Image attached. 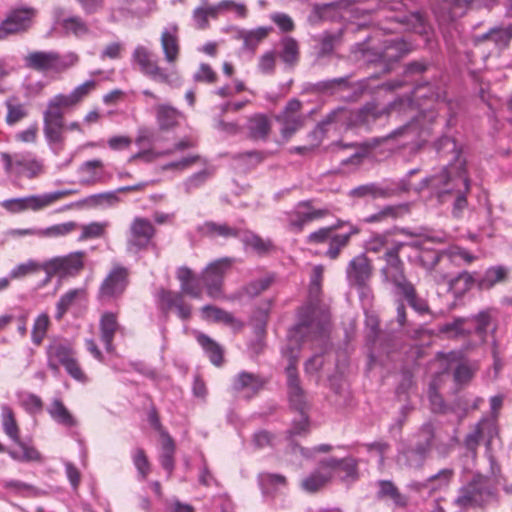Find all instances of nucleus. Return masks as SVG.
Listing matches in <instances>:
<instances>
[{
  "label": "nucleus",
  "mask_w": 512,
  "mask_h": 512,
  "mask_svg": "<svg viewBox=\"0 0 512 512\" xmlns=\"http://www.w3.org/2000/svg\"><path fill=\"white\" fill-rule=\"evenodd\" d=\"M435 149L440 157L451 154L452 158L447 165L423 178L413 190L416 193L428 190L429 197L441 205L452 202L453 217L461 218L468 207L467 195L471 188L466 160L452 137L444 135L437 139Z\"/></svg>",
  "instance_id": "nucleus-1"
},
{
  "label": "nucleus",
  "mask_w": 512,
  "mask_h": 512,
  "mask_svg": "<svg viewBox=\"0 0 512 512\" xmlns=\"http://www.w3.org/2000/svg\"><path fill=\"white\" fill-rule=\"evenodd\" d=\"M321 284L311 280L309 285V301L299 308L297 323L289 331L290 343L293 338L323 339L328 336L330 329V312L326 305L319 300Z\"/></svg>",
  "instance_id": "nucleus-2"
},
{
  "label": "nucleus",
  "mask_w": 512,
  "mask_h": 512,
  "mask_svg": "<svg viewBox=\"0 0 512 512\" xmlns=\"http://www.w3.org/2000/svg\"><path fill=\"white\" fill-rule=\"evenodd\" d=\"M94 79L86 80L75 87L69 94H57L50 98L44 111V130L51 140H60L62 110H69L78 105L96 87Z\"/></svg>",
  "instance_id": "nucleus-3"
},
{
  "label": "nucleus",
  "mask_w": 512,
  "mask_h": 512,
  "mask_svg": "<svg viewBox=\"0 0 512 512\" xmlns=\"http://www.w3.org/2000/svg\"><path fill=\"white\" fill-rule=\"evenodd\" d=\"M496 498L495 488L491 480L481 474H475L472 479L458 489L453 504L460 510L484 507Z\"/></svg>",
  "instance_id": "nucleus-4"
},
{
  "label": "nucleus",
  "mask_w": 512,
  "mask_h": 512,
  "mask_svg": "<svg viewBox=\"0 0 512 512\" xmlns=\"http://www.w3.org/2000/svg\"><path fill=\"white\" fill-rule=\"evenodd\" d=\"M79 55L69 51L60 54L57 51H32L24 57L27 68L42 73H64L79 63Z\"/></svg>",
  "instance_id": "nucleus-5"
},
{
  "label": "nucleus",
  "mask_w": 512,
  "mask_h": 512,
  "mask_svg": "<svg viewBox=\"0 0 512 512\" xmlns=\"http://www.w3.org/2000/svg\"><path fill=\"white\" fill-rule=\"evenodd\" d=\"M47 366L54 373L63 366L67 374L77 382L87 383L88 377L81 368L72 346L65 341H54L46 349Z\"/></svg>",
  "instance_id": "nucleus-6"
},
{
  "label": "nucleus",
  "mask_w": 512,
  "mask_h": 512,
  "mask_svg": "<svg viewBox=\"0 0 512 512\" xmlns=\"http://www.w3.org/2000/svg\"><path fill=\"white\" fill-rule=\"evenodd\" d=\"M416 441L399 452L398 459L410 468L423 467L433 445L435 438L434 426L430 422L424 423L417 434Z\"/></svg>",
  "instance_id": "nucleus-7"
},
{
  "label": "nucleus",
  "mask_w": 512,
  "mask_h": 512,
  "mask_svg": "<svg viewBox=\"0 0 512 512\" xmlns=\"http://www.w3.org/2000/svg\"><path fill=\"white\" fill-rule=\"evenodd\" d=\"M507 275L508 268L503 265L489 267L478 279H474L469 272L463 271L449 280V290L457 295L469 290L474 282L480 290H490L496 284L504 282Z\"/></svg>",
  "instance_id": "nucleus-8"
},
{
  "label": "nucleus",
  "mask_w": 512,
  "mask_h": 512,
  "mask_svg": "<svg viewBox=\"0 0 512 512\" xmlns=\"http://www.w3.org/2000/svg\"><path fill=\"white\" fill-rule=\"evenodd\" d=\"M299 349L300 344L298 340H295V347H291V344H289L283 353L288 354L289 358V363L285 369V373L287 377L288 398L290 405L295 411L299 413H305L309 409V404L306 400L305 392L300 386V380L297 372Z\"/></svg>",
  "instance_id": "nucleus-9"
},
{
  "label": "nucleus",
  "mask_w": 512,
  "mask_h": 512,
  "mask_svg": "<svg viewBox=\"0 0 512 512\" xmlns=\"http://www.w3.org/2000/svg\"><path fill=\"white\" fill-rule=\"evenodd\" d=\"M76 193V190L63 189L39 195H30L20 198L6 199L1 206L10 213L16 214L27 210L39 211L51 206L55 202Z\"/></svg>",
  "instance_id": "nucleus-10"
},
{
  "label": "nucleus",
  "mask_w": 512,
  "mask_h": 512,
  "mask_svg": "<svg viewBox=\"0 0 512 512\" xmlns=\"http://www.w3.org/2000/svg\"><path fill=\"white\" fill-rule=\"evenodd\" d=\"M132 62L138 66L144 76L152 81L173 85L178 80L176 73L161 67L155 54L143 45L135 47Z\"/></svg>",
  "instance_id": "nucleus-11"
},
{
  "label": "nucleus",
  "mask_w": 512,
  "mask_h": 512,
  "mask_svg": "<svg viewBox=\"0 0 512 512\" xmlns=\"http://www.w3.org/2000/svg\"><path fill=\"white\" fill-rule=\"evenodd\" d=\"M367 88V80L357 83L350 81V76L321 80L312 85V91L329 96H340L347 100L358 97Z\"/></svg>",
  "instance_id": "nucleus-12"
},
{
  "label": "nucleus",
  "mask_w": 512,
  "mask_h": 512,
  "mask_svg": "<svg viewBox=\"0 0 512 512\" xmlns=\"http://www.w3.org/2000/svg\"><path fill=\"white\" fill-rule=\"evenodd\" d=\"M404 245L403 242L395 241L383 254L385 265L380 270L381 276L385 282L393 285V293L410 283L405 276L404 263L399 256Z\"/></svg>",
  "instance_id": "nucleus-13"
},
{
  "label": "nucleus",
  "mask_w": 512,
  "mask_h": 512,
  "mask_svg": "<svg viewBox=\"0 0 512 512\" xmlns=\"http://www.w3.org/2000/svg\"><path fill=\"white\" fill-rule=\"evenodd\" d=\"M406 192H409L408 180L398 179L360 185L353 188L349 195L358 198L371 197L372 199H387Z\"/></svg>",
  "instance_id": "nucleus-14"
},
{
  "label": "nucleus",
  "mask_w": 512,
  "mask_h": 512,
  "mask_svg": "<svg viewBox=\"0 0 512 512\" xmlns=\"http://www.w3.org/2000/svg\"><path fill=\"white\" fill-rule=\"evenodd\" d=\"M404 103L409 104V101L395 99L384 106H380L376 102H368L356 112L355 122L366 129H372L378 120L387 119L390 113L401 114Z\"/></svg>",
  "instance_id": "nucleus-15"
},
{
  "label": "nucleus",
  "mask_w": 512,
  "mask_h": 512,
  "mask_svg": "<svg viewBox=\"0 0 512 512\" xmlns=\"http://www.w3.org/2000/svg\"><path fill=\"white\" fill-rule=\"evenodd\" d=\"M233 263L232 258L224 257L211 262L204 269L201 279L209 297L217 299L222 296L224 277Z\"/></svg>",
  "instance_id": "nucleus-16"
},
{
  "label": "nucleus",
  "mask_w": 512,
  "mask_h": 512,
  "mask_svg": "<svg viewBox=\"0 0 512 512\" xmlns=\"http://www.w3.org/2000/svg\"><path fill=\"white\" fill-rule=\"evenodd\" d=\"M442 94L443 92L433 84L425 83L416 85L410 95L398 97L396 99L409 101V104L404 103L402 105V113H406L408 110H419L423 113L427 110L430 103L432 106H437Z\"/></svg>",
  "instance_id": "nucleus-17"
},
{
  "label": "nucleus",
  "mask_w": 512,
  "mask_h": 512,
  "mask_svg": "<svg viewBox=\"0 0 512 512\" xmlns=\"http://www.w3.org/2000/svg\"><path fill=\"white\" fill-rule=\"evenodd\" d=\"M362 51L363 57L368 61L381 62L385 65V69L389 70L391 64L398 62L411 51V46L403 38L395 37L384 40L374 58H370L368 50Z\"/></svg>",
  "instance_id": "nucleus-18"
},
{
  "label": "nucleus",
  "mask_w": 512,
  "mask_h": 512,
  "mask_svg": "<svg viewBox=\"0 0 512 512\" xmlns=\"http://www.w3.org/2000/svg\"><path fill=\"white\" fill-rule=\"evenodd\" d=\"M84 256V252L77 251L64 257H54L43 263V270L48 272V279L56 273L61 276H75L84 267Z\"/></svg>",
  "instance_id": "nucleus-19"
},
{
  "label": "nucleus",
  "mask_w": 512,
  "mask_h": 512,
  "mask_svg": "<svg viewBox=\"0 0 512 512\" xmlns=\"http://www.w3.org/2000/svg\"><path fill=\"white\" fill-rule=\"evenodd\" d=\"M327 214L326 209H314L310 201H301L286 213V220L289 229L292 232L299 233L308 223L321 219Z\"/></svg>",
  "instance_id": "nucleus-20"
},
{
  "label": "nucleus",
  "mask_w": 512,
  "mask_h": 512,
  "mask_svg": "<svg viewBox=\"0 0 512 512\" xmlns=\"http://www.w3.org/2000/svg\"><path fill=\"white\" fill-rule=\"evenodd\" d=\"M1 160L4 165L5 172L10 174L15 172L28 178H34L42 169L41 163L30 154H14L1 153Z\"/></svg>",
  "instance_id": "nucleus-21"
},
{
  "label": "nucleus",
  "mask_w": 512,
  "mask_h": 512,
  "mask_svg": "<svg viewBox=\"0 0 512 512\" xmlns=\"http://www.w3.org/2000/svg\"><path fill=\"white\" fill-rule=\"evenodd\" d=\"M155 234V229L150 220L136 217L132 221L127 240L128 250L138 252L148 247Z\"/></svg>",
  "instance_id": "nucleus-22"
},
{
  "label": "nucleus",
  "mask_w": 512,
  "mask_h": 512,
  "mask_svg": "<svg viewBox=\"0 0 512 512\" xmlns=\"http://www.w3.org/2000/svg\"><path fill=\"white\" fill-rule=\"evenodd\" d=\"M302 103L298 99L287 102L283 111L277 116L281 124V133L285 138L291 137L304 124L305 116L301 113Z\"/></svg>",
  "instance_id": "nucleus-23"
},
{
  "label": "nucleus",
  "mask_w": 512,
  "mask_h": 512,
  "mask_svg": "<svg viewBox=\"0 0 512 512\" xmlns=\"http://www.w3.org/2000/svg\"><path fill=\"white\" fill-rule=\"evenodd\" d=\"M36 10L31 7H20L12 10L0 24V39L18 33L30 27Z\"/></svg>",
  "instance_id": "nucleus-24"
},
{
  "label": "nucleus",
  "mask_w": 512,
  "mask_h": 512,
  "mask_svg": "<svg viewBox=\"0 0 512 512\" xmlns=\"http://www.w3.org/2000/svg\"><path fill=\"white\" fill-rule=\"evenodd\" d=\"M127 284V268L120 265H116L103 280L99 289V297L101 299H111L119 297L125 291Z\"/></svg>",
  "instance_id": "nucleus-25"
},
{
  "label": "nucleus",
  "mask_w": 512,
  "mask_h": 512,
  "mask_svg": "<svg viewBox=\"0 0 512 512\" xmlns=\"http://www.w3.org/2000/svg\"><path fill=\"white\" fill-rule=\"evenodd\" d=\"M325 462V467L331 471V479L335 476L347 485L359 479L358 460L353 457L335 458L331 457Z\"/></svg>",
  "instance_id": "nucleus-26"
},
{
  "label": "nucleus",
  "mask_w": 512,
  "mask_h": 512,
  "mask_svg": "<svg viewBox=\"0 0 512 512\" xmlns=\"http://www.w3.org/2000/svg\"><path fill=\"white\" fill-rule=\"evenodd\" d=\"M403 4L400 1L391 2L386 1L384 8L392 12L393 15L385 16L386 19L395 22L398 26L406 30H414L418 33L425 31V24L422 16L419 13H404L401 12Z\"/></svg>",
  "instance_id": "nucleus-27"
},
{
  "label": "nucleus",
  "mask_w": 512,
  "mask_h": 512,
  "mask_svg": "<svg viewBox=\"0 0 512 512\" xmlns=\"http://www.w3.org/2000/svg\"><path fill=\"white\" fill-rule=\"evenodd\" d=\"M419 120L414 116L410 122L407 124L396 128L389 134L382 137H375L372 139V145L377 146L381 143L394 140L396 142L397 147H405L409 144H412L419 137Z\"/></svg>",
  "instance_id": "nucleus-28"
},
{
  "label": "nucleus",
  "mask_w": 512,
  "mask_h": 512,
  "mask_svg": "<svg viewBox=\"0 0 512 512\" xmlns=\"http://www.w3.org/2000/svg\"><path fill=\"white\" fill-rule=\"evenodd\" d=\"M160 44L164 60L167 64H175L180 56L179 27L176 23H170L163 28L160 36Z\"/></svg>",
  "instance_id": "nucleus-29"
},
{
  "label": "nucleus",
  "mask_w": 512,
  "mask_h": 512,
  "mask_svg": "<svg viewBox=\"0 0 512 512\" xmlns=\"http://www.w3.org/2000/svg\"><path fill=\"white\" fill-rule=\"evenodd\" d=\"M348 282L357 288L366 289V282L371 276V265L364 254L355 256L346 268Z\"/></svg>",
  "instance_id": "nucleus-30"
},
{
  "label": "nucleus",
  "mask_w": 512,
  "mask_h": 512,
  "mask_svg": "<svg viewBox=\"0 0 512 512\" xmlns=\"http://www.w3.org/2000/svg\"><path fill=\"white\" fill-rule=\"evenodd\" d=\"M268 382V379L254 373L242 371L234 379L233 390L243 393L247 399L255 396Z\"/></svg>",
  "instance_id": "nucleus-31"
},
{
  "label": "nucleus",
  "mask_w": 512,
  "mask_h": 512,
  "mask_svg": "<svg viewBox=\"0 0 512 512\" xmlns=\"http://www.w3.org/2000/svg\"><path fill=\"white\" fill-rule=\"evenodd\" d=\"M454 475L455 472L452 468H444L423 481L413 482L411 487L417 492L428 491L434 493L446 490L450 486Z\"/></svg>",
  "instance_id": "nucleus-32"
},
{
  "label": "nucleus",
  "mask_w": 512,
  "mask_h": 512,
  "mask_svg": "<svg viewBox=\"0 0 512 512\" xmlns=\"http://www.w3.org/2000/svg\"><path fill=\"white\" fill-rule=\"evenodd\" d=\"M275 279L276 277L274 273H267L262 277L253 279L243 285L238 291L233 293L229 299L241 300L244 297H247L248 299H254L268 290L275 282Z\"/></svg>",
  "instance_id": "nucleus-33"
},
{
  "label": "nucleus",
  "mask_w": 512,
  "mask_h": 512,
  "mask_svg": "<svg viewBox=\"0 0 512 512\" xmlns=\"http://www.w3.org/2000/svg\"><path fill=\"white\" fill-rule=\"evenodd\" d=\"M79 173L82 175L79 183L83 186H93L100 183H106L109 176L103 171V162L99 159H93L83 162L79 167Z\"/></svg>",
  "instance_id": "nucleus-34"
},
{
  "label": "nucleus",
  "mask_w": 512,
  "mask_h": 512,
  "mask_svg": "<svg viewBox=\"0 0 512 512\" xmlns=\"http://www.w3.org/2000/svg\"><path fill=\"white\" fill-rule=\"evenodd\" d=\"M158 297L162 310L168 311L175 308L177 315L181 319L186 320L190 317L191 306L184 302L183 295L181 293L162 289L158 293Z\"/></svg>",
  "instance_id": "nucleus-35"
},
{
  "label": "nucleus",
  "mask_w": 512,
  "mask_h": 512,
  "mask_svg": "<svg viewBox=\"0 0 512 512\" xmlns=\"http://www.w3.org/2000/svg\"><path fill=\"white\" fill-rule=\"evenodd\" d=\"M55 18L66 34L82 38L90 33L87 23L79 16H65L62 8H55Z\"/></svg>",
  "instance_id": "nucleus-36"
},
{
  "label": "nucleus",
  "mask_w": 512,
  "mask_h": 512,
  "mask_svg": "<svg viewBox=\"0 0 512 512\" xmlns=\"http://www.w3.org/2000/svg\"><path fill=\"white\" fill-rule=\"evenodd\" d=\"M376 498L380 501H391L397 508H405L408 498L403 495L391 480H377Z\"/></svg>",
  "instance_id": "nucleus-37"
},
{
  "label": "nucleus",
  "mask_w": 512,
  "mask_h": 512,
  "mask_svg": "<svg viewBox=\"0 0 512 512\" xmlns=\"http://www.w3.org/2000/svg\"><path fill=\"white\" fill-rule=\"evenodd\" d=\"M446 259V254L443 250L438 251H424L419 256V261L423 268L431 273V276L438 284L447 281L449 283L448 275L437 270L438 264Z\"/></svg>",
  "instance_id": "nucleus-38"
},
{
  "label": "nucleus",
  "mask_w": 512,
  "mask_h": 512,
  "mask_svg": "<svg viewBox=\"0 0 512 512\" xmlns=\"http://www.w3.org/2000/svg\"><path fill=\"white\" fill-rule=\"evenodd\" d=\"M46 410L51 419L60 426L73 428L78 425L77 419L59 398H54Z\"/></svg>",
  "instance_id": "nucleus-39"
},
{
  "label": "nucleus",
  "mask_w": 512,
  "mask_h": 512,
  "mask_svg": "<svg viewBox=\"0 0 512 512\" xmlns=\"http://www.w3.org/2000/svg\"><path fill=\"white\" fill-rule=\"evenodd\" d=\"M395 297H400L419 315L429 314V305L427 301L421 298L410 282L401 287L397 292L394 293Z\"/></svg>",
  "instance_id": "nucleus-40"
},
{
  "label": "nucleus",
  "mask_w": 512,
  "mask_h": 512,
  "mask_svg": "<svg viewBox=\"0 0 512 512\" xmlns=\"http://www.w3.org/2000/svg\"><path fill=\"white\" fill-rule=\"evenodd\" d=\"M155 111L158 127L162 131L174 129L179 124V119L183 116L182 112L168 104L156 106Z\"/></svg>",
  "instance_id": "nucleus-41"
},
{
  "label": "nucleus",
  "mask_w": 512,
  "mask_h": 512,
  "mask_svg": "<svg viewBox=\"0 0 512 512\" xmlns=\"http://www.w3.org/2000/svg\"><path fill=\"white\" fill-rule=\"evenodd\" d=\"M99 326L101 341L104 343L106 351L112 352L114 335L119 328L116 315L112 312H105L101 316Z\"/></svg>",
  "instance_id": "nucleus-42"
},
{
  "label": "nucleus",
  "mask_w": 512,
  "mask_h": 512,
  "mask_svg": "<svg viewBox=\"0 0 512 512\" xmlns=\"http://www.w3.org/2000/svg\"><path fill=\"white\" fill-rule=\"evenodd\" d=\"M198 231L206 237L209 238H239L240 230L234 227L229 226L226 223H217L213 221L204 222L199 228Z\"/></svg>",
  "instance_id": "nucleus-43"
},
{
  "label": "nucleus",
  "mask_w": 512,
  "mask_h": 512,
  "mask_svg": "<svg viewBox=\"0 0 512 512\" xmlns=\"http://www.w3.org/2000/svg\"><path fill=\"white\" fill-rule=\"evenodd\" d=\"M85 297L86 290L84 288H74L64 293L56 303L55 318L61 320L70 308L81 302Z\"/></svg>",
  "instance_id": "nucleus-44"
},
{
  "label": "nucleus",
  "mask_w": 512,
  "mask_h": 512,
  "mask_svg": "<svg viewBox=\"0 0 512 512\" xmlns=\"http://www.w3.org/2000/svg\"><path fill=\"white\" fill-rule=\"evenodd\" d=\"M331 480V471H328L323 461L318 469L302 480L303 490L314 493L324 487Z\"/></svg>",
  "instance_id": "nucleus-45"
},
{
  "label": "nucleus",
  "mask_w": 512,
  "mask_h": 512,
  "mask_svg": "<svg viewBox=\"0 0 512 512\" xmlns=\"http://www.w3.org/2000/svg\"><path fill=\"white\" fill-rule=\"evenodd\" d=\"M202 318L207 321L224 323L233 328H240L241 322L237 320L232 313L225 311L213 305H205L201 309Z\"/></svg>",
  "instance_id": "nucleus-46"
},
{
  "label": "nucleus",
  "mask_w": 512,
  "mask_h": 512,
  "mask_svg": "<svg viewBox=\"0 0 512 512\" xmlns=\"http://www.w3.org/2000/svg\"><path fill=\"white\" fill-rule=\"evenodd\" d=\"M365 327H366V341L370 348L369 360L370 364L376 361L374 350L376 348L377 340L380 334L379 319L373 312L365 311Z\"/></svg>",
  "instance_id": "nucleus-47"
},
{
  "label": "nucleus",
  "mask_w": 512,
  "mask_h": 512,
  "mask_svg": "<svg viewBox=\"0 0 512 512\" xmlns=\"http://www.w3.org/2000/svg\"><path fill=\"white\" fill-rule=\"evenodd\" d=\"M511 37L510 29L492 28L486 33L475 36L474 43L477 45L484 41H491L499 50H502L507 47Z\"/></svg>",
  "instance_id": "nucleus-48"
},
{
  "label": "nucleus",
  "mask_w": 512,
  "mask_h": 512,
  "mask_svg": "<svg viewBox=\"0 0 512 512\" xmlns=\"http://www.w3.org/2000/svg\"><path fill=\"white\" fill-rule=\"evenodd\" d=\"M493 312L494 309H485L466 318L470 320L469 325L472 328V333H475L481 342H484L486 339L487 329L491 324Z\"/></svg>",
  "instance_id": "nucleus-49"
},
{
  "label": "nucleus",
  "mask_w": 512,
  "mask_h": 512,
  "mask_svg": "<svg viewBox=\"0 0 512 512\" xmlns=\"http://www.w3.org/2000/svg\"><path fill=\"white\" fill-rule=\"evenodd\" d=\"M469 324V319L459 317L440 325L438 330L448 338H458L472 334V328Z\"/></svg>",
  "instance_id": "nucleus-50"
},
{
  "label": "nucleus",
  "mask_w": 512,
  "mask_h": 512,
  "mask_svg": "<svg viewBox=\"0 0 512 512\" xmlns=\"http://www.w3.org/2000/svg\"><path fill=\"white\" fill-rule=\"evenodd\" d=\"M196 338L211 363L215 366H220L223 362V348L212 338L203 333H198Z\"/></svg>",
  "instance_id": "nucleus-51"
},
{
  "label": "nucleus",
  "mask_w": 512,
  "mask_h": 512,
  "mask_svg": "<svg viewBox=\"0 0 512 512\" xmlns=\"http://www.w3.org/2000/svg\"><path fill=\"white\" fill-rule=\"evenodd\" d=\"M280 49L278 56L287 65H295L299 60V44L298 42L289 36H285L280 40Z\"/></svg>",
  "instance_id": "nucleus-52"
},
{
  "label": "nucleus",
  "mask_w": 512,
  "mask_h": 512,
  "mask_svg": "<svg viewBox=\"0 0 512 512\" xmlns=\"http://www.w3.org/2000/svg\"><path fill=\"white\" fill-rule=\"evenodd\" d=\"M17 446L20 448L21 453L16 450H8V455L16 461L19 462H38L42 463L44 461V458L42 454L34 447L30 446L20 439L18 441H15Z\"/></svg>",
  "instance_id": "nucleus-53"
},
{
  "label": "nucleus",
  "mask_w": 512,
  "mask_h": 512,
  "mask_svg": "<svg viewBox=\"0 0 512 512\" xmlns=\"http://www.w3.org/2000/svg\"><path fill=\"white\" fill-rule=\"evenodd\" d=\"M1 422L4 433L13 441L20 439V431L12 408L6 404L1 406Z\"/></svg>",
  "instance_id": "nucleus-54"
},
{
  "label": "nucleus",
  "mask_w": 512,
  "mask_h": 512,
  "mask_svg": "<svg viewBox=\"0 0 512 512\" xmlns=\"http://www.w3.org/2000/svg\"><path fill=\"white\" fill-rule=\"evenodd\" d=\"M175 443L167 432H162V452L160 455V464L171 476L174 469Z\"/></svg>",
  "instance_id": "nucleus-55"
},
{
  "label": "nucleus",
  "mask_w": 512,
  "mask_h": 512,
  "mask_svg": "<svg viewBox=\"0 0 512 512\" xmlns=\"http://www.w3.org/2000/svg\"><path fill=\"white\" fill-rule=\"evenodd\" d=\"M67 110H62V124L63 126L61 127L60 129V140L59 141H54V140H51V138L47 137V134L45 132V130L43 129V133H44V137H45V140L47 142V144L49 145V147L53 150V152L55 154H59L62 150H63V147H64V142H65V131H77L79 133H83V129H82V126L79 122L77 121H72L68 124L65 123V118H64V114Z\"/></svg>",
  "instance_id": "nucleus-56"
},
{
  "label": "nucleus",
  "mask_w": 512,
  "mask_h": 512,
  "mask_svg": "<svg viewBox=\"0 0 512 512\" xmlns=\"http://www.w3.org/2000/svg\"><path fill=\"white\" fill-rule=\"evenodd\" d=\"M249 135L253 139H266L270 132V121L263 114H257L248 121Z\"/></svg>",
  "instance_id": "nucleus-57"
},
{
  "label": "nucleus",
  "mask_w": 512,
  "mask_h": 512,
  "mask_svg": "<svg viewBox=\"0 0 512 512\" xmlns=\"http://www.w3.org/2000/svg\"><path fill=\"white\" fill-rule=\"evenodd\" d=\"M446 259L454 265L470 264L476 260V256L465 248L454 245L444 249Z\"/></svg>",
  "instance_id": "nucleus-58"
},
{
  "label": "nucleus",
  "mask_w": 512,
  "mask_h": 512,
  "mask_svg": "<svg viewBox=\"0 0 512 512\" xmlns=\"http://www.w3.org/2000/svg\"><path fill=\"white\" fill-rule=\"evenodd\" d=\"M258 482L264 494L286 486V478L281 474L263 472L258 475Z\"/></svg>",
  "instance_id": "nucleus-59"
},
{
  "label": "nucleus",
  "mask_w": 512,
  "mask_h": 512,
  "mask_svg": "<svg viewBox=\"0 0 512 512\" xmlns=\"http://www.w3.org/2000/svg\"><path fill=\"white\" fill-rule=\"evenodd\" d=\"M239 238L246 246L251 247L258 254L267 253L273 246L269 239H263L252 231H246L242 235L240 234Z\"/></svg>",
  "instance_id": "nucleus-60"
},
{
  "label": "nucleus",
  "mask_w": 512,
  "mask_h": 512,
  "mask_svg": "<svg viewBox=\"0 0 512 512\" xmlns=\"http://www.w3.org/2000/svg\"><path fill=\"white\" fill-rule=\"evenodd\" d=\"M437 109H445L447 111L448 118L446 120V126L452 127L456 124V118L462 110V101L459 99H447L443 92L442 97L437 104Z\"/></svg>",
  "instance_id": "nucleus-61"
},
{
  "label": "nucleus",
  "mask_w": 512,
  "mask_h": 512,
  "mask_svg": "<svg viewBox=\"0 0 512 512\" xmlns=\"http://www.w3.org/2000/svg\"><path fill=\"white\" fill-rule=\"evenodd\" d=\"M213 174L214 168L212 167L205 168L192 174L187 179H185L182 184L185 192L190 194L192 191L202 187Z\"/></svg>",
  "instance_id": "nucleus-62"
},
{
  "label": "nucleus",
  "mask_w": 512,
  "mask_h": 512,
  "mask_svg": "<svg viewBox=\"0 0 512 512\" xmlns=\"http://www.w3.org/2000/svg\"><path fill=\"white\" fill-rule=\"evenodd\" d=\"M358 232V228L353 227L349 233L333 235L329 241V248L326 251V255L330 259H336L339 256L341 249L348 244L351 235L357 234Z\"/></svg>",
  "instance_id": "nucleus-63"
},
{
  "label": "nucleus",
  "mask_w": 512,
  "mask_h": 512,
  "mask_svg": "<svg viewBox=\"0 0 512 512\" xmlns=\"http://www.w3.org/2000/svg\"><path fill=\"white\" fill-rule=\"evenodd\" d=\"M272 31V27H258L250 31H243L241 36L243 38L244 47L250 50L256 48V46L265 39L268 34Z\"/></svg>",
  "instance_id": "nucleus-64"
}]
</instances>
